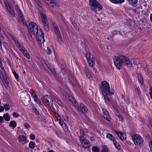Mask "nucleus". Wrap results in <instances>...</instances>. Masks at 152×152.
Segmentation results:
<instances>
[{"mask_svg":"<svg viewBox=\"0 0 152 152\" xmlns=\"http://www.w3.org/2000/svg\"><path fill=\"white\" fill-rule=\"evenodd\" d=\"M15 43V44L16 45L18 44V43L19 42L16 39H15V40H14V41H13Z\"/></svg>","mask_w":152,"mask_h":152,"instance_id":"64","label":"nucleus"},{"mask_svg":"<svg viewBox=\"0 0 152 152\" xmlns=\"http://www.w3.org/2000/svg\"><path fill=\"white\" fill-rule=\"evenodd\" d=\"M48 97H47V99H46V102L48 103L49 106L50 105H53V101L52 99V97L51 96H48Z\"/></svg>","mask_w":152,"mask_h":152,"instance_id":"18","label":"nucleus"},{"mask_svg":"<svg viewBox=\"0 0 152 152\" xmlns=\"http://www.w3.org/2000/svg\"><path fill=\"white\" fill-rule=\"evenodd\" d=\"M3 118L6 121H8L10 120V116L7 113L3 115Z\"/></svg>","mask_w":152,"mask_h":152,"instance_id":"29","label":"nucleus"},{"mask_svg":"<svg viewBox=\"0 0 152 152\" xmlns=\"http://www.w3.org/2000/svg\"><path fill=\"white\" fill-rule=\"evenodd\" d=\"M111 2L115 4H118L120 3H123L124 0H109Z\"/></svg>","mask_w":152,"mask_h":152,"instance_id":"23","label":"nucleus"},{"mask_svg":"<svg viewBox=\"0 0 152 152\" xmlns=\"http://www.w3.org/2000/svg\"><path fill=\"white\" fill-rule=\"evenodd\" d=\"M4 71H3V72L1 71V69H0V77H3V76H4Z\"/></svg>","mask_w":152,"mask_h":152,"instance_id":"49","label":"nucleus"},{"mask_svg":"<svg viewBox=\"0 0 152 152\" xmlns=\"http://www.w3.org/2000/svg\"><path fill=\"white\" fill-rule=\"evenodd\" d=\"M13 73L15 76V77L16 80H17L18 78V75L16 73L15 71L12 72Z\"/></svg>","mask_w":152,"mask_h":152,"instance_id":"48","label":"nucleus"},{"mask_svg":"<svg viewBox=\"0 0 152 152\" xmlns=\"http://www.w3.org/2000/svg\"><path fill=\"white\" fill-rule=\"evenodd\" d=\"M47 48H47V49H48L47 53H48V54H50L51 53V51L50 48H49L48 47Z\"/></svg>","mask_w":152,"mask_h":152,"instance_id":"57","label":"nucleus"},{"mask_svg":"<svg viewBox=\"0 0 152 152\" xmlns=\"http://www.w3.org/2000/svg\"><path fill=\"white\" fill-rule=\"evenodd\" d=\"M121 96L122 98L124 99V101L126 104H129L130 103V101L129 100V99L127 96H126L124 97L123 95H122Z\"/></svg>","mask_w":152,"mask_h":152,"instance_id":"28","label":"nucleus"},{"mask_svg":"<svg viewBox=\"0 0 152 152\" xmlns=\"http://www.w3.org/2000/svg\"><path fill=\"white\" fill-rule=\"evenodd\" d=\"M53 105H50L49 106H50V107L51 110L54 112H55V110L54 109L53 107L52 106Z\"/></svg>","mask_w":152,"mask_h":152,"instance_id":"60","label":"nucleus"},{"mask_svg":"<svg viewBox=\"0 0 152 152\" xmlns=\"http://www.w3.org/2000/svg\"><path fill=\"white\" fill-rule=\"evenodd\" d=\"M114 132L117 134L120 139L122 140H124L126 139V135L122 132H119L117 131H114Z\"/></svg>","mask_w":152,"mask_h":152,"instance_id":"9","label":"nucleus"},{"mask_svg":"<svg viewBox=\"0 0 152 152\" xmlns=\"http://www.w3.org/2000/svg\"><path fill=\"white\" fill-rule=\"evenodd\" d=\"M108 152V149L107 148V146L104 145L102 146V152Z\"/></svg>","mask_w":152,"mask_h":152,"instance_id":"39","label":"nucleus"},{"mask_svg":"<svg viewBox=\"0 0 152 152\" xmlns=\"http://www.w3.org/2000/svg\"><path fill=\"white\" fill-rule=\"evenodd\" d=\"M30 93L32 97H33L34 96L37 95L34 91L32 89H30Z\"/></svg>","mask_w":152,"mask_h":152,"instance_id":"38","label":"nucleus"},{"mask_svg":"<svg viewBox=\"0 0 152 152\" xmlns=\"http://www.w3.org/2000/svg\"><path fill=\"white\" fill-rule=\"evenodd\" d=\"M32 110L34 111V113L36 115H39V111L37 110L36 108L34 107V108H32Z\"/></svg>","mask_w":152,"mask_h":152,"instance_id":"44","label":"nucleus"},{"mask_svg":"<svg viewBox=\"0 0 152 152\" xmlns=\"http://www.w3.org/2000/svg\"><path fill=\"white\" fill-rule=\"evenodd\" d=\"M149 145L150 148L152 152V141H151L150 142Z\"/></svg>","mask_w":152,"mask_h":152,"instance_id":"58","label":"nucleus"},{"mask_svg":"<svg viewBox=\"0 0 152 152\" xmlns=\"http://www.w3.org/2000/svg\"><path fill=\"white\" fill-rule=\"evenodd\" d=\"M4 107L6 110H9L10 109L9 105L7 104H5L4 105Z\"/></svg>","mask_w":152,"mask_h":152,"instance_id":"40","label":"nucleus"},{"mask_svg":"<svg viewBox=\"0 0 152 152\" xmlns=\"http://www.w3.org/2000/svg\"><path fill=\"white\" fill-rule=\"evenodd\" d=\"M86 76L88 78H90L91 77V76L90 73L89 72L85 73Z\"/></svg>","mask_w":152,"mask_h":152,"instance_id":"52","label":"nucleus"},{"mask_svg":"<svg viewBox=\"0 0 152 152\" xmlns=\"http://www.w3.org/2000/svg\"><path fill=\"white\" fill-rule=\"evenodd\" d=\"M132 139L134 144L137 146H141L143 142V138L138 134H135L132 136Z\"/></svg>","mask_w":152,"mask_h":152,"instance_id":"5","label":"nucleus"},{"mask_svg":"<svg viewBox=\"0 0 152 152\" xmlns=\"http://www.w3.org/2000/svg\"><path fill=\"white\" fill-rule=\"evenodd\" d=\"M8 13H9L12 16H15V13L14 10H12V7L10 9H8V10H6Z\"/></svg>","mask_w":152,"mask_h":152,"instance_id":"25","label":"nucleus"},{"mask_svg":"<svg viewBox=\"0 0 152 152\" xmlns=\"http://www.w3.org/2000/svg\"><path fill=\"white\" fill-rule=\"evenodd\" d=\"M0 78L1 79L2 83L4 84L5 87H8V81L7 80V77L6 75V74L4 73V76L2 77H1Z\"/></svg>","mask_w":152,"mask_h":152,"instance_id":"13","label":"nucleus"},{"mask_svg":"<svg viewBox=\"0 0 152 152\" xmlns=\"http://www.w3.org/2000/svg\"><path fill=\"white\" fill-rule=\"evenodd\" d=\"M118 31H113L111 32L112 34L110 35V37L113 38V36H116L117 34H118Z\"/></svg>","mask_w":152,"mask_h":152,"instance_id":"32","label":"nucleus"},{"mask_svg":"<svg viewBox=\"0 0 152 152\" xmlns=\"http://www.w3.org/2000/svg\"><path fill=\"white\" fill-rule=\"evenodd\" d=\"M36 3L38 7H39L42 8V4L39 0L37 1V2H36Z\"/></svg>","mask_w":152,"mask_h":152,"instance_id":"50","label":"nucleus"},{"mask_svg":"<svg viewBox=\"0 0 152 152\" xmlns=\"http://www.w3.org/2000/svg\"><path fill=\"white\" fill-rule=\"evenodd\" d=\"M86 136H80V142L84 148H89L90 145L88 141L86 139Z\"/></svg>","mask_w":152,"mask_h":152,"instance_id":"8","label":"nucleus"},{"mask_svg":"<svg viewBox=\"0 0 152 152\" xmlns=\"http://www.w3.org/2000/svg\"><path fill=\"white\" fill-rule=\"evenodd\" d=\"M89 5L91 9L95 12H97L96 9L100 11L103 8L102 6L96 0H90Z\"/></svg>","mask_w":152,"mask_h":152,"instance_id":"4","label":"nucleus"},{"mask_svg":"<svg viewBox=\"0 0 152 152\" xmlns=\"http://www.w3.org/2000/svg\"><path fill=\"white\" fill-rule=\"evenodd\" d=\"M78 109L80 110L82 113H86L87 111L86 107L84 106L81 103H80V106L78 107Z\"/></svg>","mask_w":152,"mask_h":152,"instance_id":"11","label":"nucleus"},{"mask_svg":"<svg viewBox=\"0 0 152 152\" xmlns=\"http://www.w3.org/2000/svg\"><path fill=\"white\" fill-rule=\"evenodd\" d=\"M72 103L78 109V107H80L79 106L78 103L75 101H73L72 102Z\"/></svg>","mask_w":152,"mask_h":152,"instance_id":"42","label":"nucleus"},{"mask_svg":"<svg viewBox=\"0 0 152 152\" xmlns=\"http://www.w3.org/2000/svg\"><path fill=\"white\" fill-rule=\"evenodd\" d=\"M115 113L116 115L119 119L120 121L122 122H123L124 121V119H123V116L121 115L120 114L118 111H116V112Z\"/></svg>","mask_w":152,"mask_h":152,"instance_id":"22","label":"nucleus"},{"mask_svg":"<svg viewBox=\"0 0 152 152\" xmlns=\"http://www.w3.org/2000/svg\"><path fill=\"white\" fill-rule=\"evenodd\" d=\"M113 60L115 66L118 69H120L123 64L129 67L132 66V62L127 57L124 56H115Z\"/></svg>","mask_w":152,"mask_h":152,"instance_id":"2","label":"nucleus"},{"mask_svg":"<svg viewBox=\"0 0 152 152\" xmlns=\"http://www.w3.org/2000/svg\"><path fill=\"white\" fill-rule=\"evenodd\" d=\"M35 143L33 141H31L30 142L28 146L29 148L31 149H34L35 147Z\"/></svg>","mask_w":152,"mask_h":152,"instance_id":"33","label":"nucleus"},{"mask_svg":"<svg viewBox=\"0 0 152 152\" xmlns=\"http://www.w3.org/2000/svg\"><path fill=\"white\" fill-rule=\"evenodd\" d=\"M26 24L30 36L31 37L32 35L36 36L37 39L43 43L45 41L44 34L41 29L38 30V26L35 23L31 22L28 24L26 23Z\"/></svg>","mask_w":152,"mask_h":152,"instance_id":"1","label":"nucleus"},{"mask_svg":"<svg viewBox=\"0 0 152 152\" xmlns=\"http://www.w3.org/2000/svg\"><path fill=\"white\" fill-rule=\"evenodd\" d=\"M86 135L84 134V132L83 129L81 128L80 129V136H86Z\"/></svg>","mask_w":152,"mask_h":152,"instance_id":"41","label":"nucleus"},{"mask_svg":"<svg viewBox=\"0 0 152 152\" xmlns=\"http://www.w3.org/2000/svg\"><path fill=\"white\" fill-rule=\"evenodd\" d=\"M53 26L55 34L57 36V39L60 45L63 44V42L62 40L61 37V35L60 32L58 27L54 23H53Z\"/></svg>","mask_w":152,"mask_h":152,"instance_id":"7","label":"nucleus"},{"mask_svg":"<svg viewBox=\"0 0 152 152\" xmlns=\"http://www.w3.org/2000/svg\"><path fill=\"white\" fill-rule=\"evenodd\" d=\"M135 92L137 94L138 96H140V91L137 89V87H135L134 88Z\"/></svg>","mask_w":152,"mask_h":152,"instance_id":"45","label":"nucleus"},{"mask_svg":"<svg viewBox=\"0 0 152 152\" xmlns=\"http://www.w3.org/2000/svg\"><path fill=\"white\" fill-rule=\"evenodd\" d=\"M104 96L105 102L108 105L110 104V102L107 96V94H103Z\"/></svg>","mask_w":152,"mask_h":152,"instance_id":"17","label":"nucleus"},{"mask_svg":"<svg viewBox=\"0 0 152 152\" xmlns=\"http://www.w3.org/2000/svg\"><path fill=\"white\" fill-rule=\"evenodd\" d=\"M18 139L19 142L22 144H25L26 143L27 139L26 137L23 135H20L18 137Z\"/></svg>","mask_w":152,"mask_h":152,"instance_id":"10","label":"nucleus"},{"mask_svg":"<svg viewBox=\"0 0 152 152\" xmlns=\"http://www.w3.org/2000/svg\"><path fill=\"white\" fill-rule=\"evenodd\" d=\"M39 13L42 18L44 27L46 31H48L49 30V28L46 16L43 12L40 11Z\"/></svg>","mask_w":152,"mask_h":152,"instance_id":"6","label":"nucleus"},{"mask_svg":"<svg viewBox=\"0 0 152 152\" xmlns=\"http://www.w3.org/2000/svg\"><path fill=\"white\" fill-rule=\"evenodd\" d=\"M54 100L55 102L57 103L60 106H62V102L58 99L55 97L54 98Z\"/></svg>","mask_w":152,"mask_h":152,"instance_id":"36","label":"nucleus"},{"mask_svg":"<svg viewBox=\"0 0 152 152\" xmlns=\"http://www.w3.org/2000/svg\"><path fill=\"white\" fill-rule=\"evenodd\" d=\"M85 56L87 61H88V59H90V58H91L92 57H91V53L89 52H86Z\"/></svg>","mask_w":152,"mask_h":152,"instance_id":"31","label":"nucleus"},{"mask_svg":"<svg viewBox=\"0 0 152 152\" xmlns=\"http://www.w3.org/2000/svg\"><path fill=\"white\" fill-rule=\"evenodd\" d=\"M103 111V116L104 115H107L108 113V111L107 110L105 109H103L102 110Z\"/></svg>","mask_w":152,"mask_h":152,"instance_id":"47","label":"nucleus"},{"mask_svg":"<svg viewBox=\"0 0 152 152\" xmlns=\"http://www.w3.org/2000/svg\"><path fill=\"white\" fill-rule=\"evenodd\" d=\"M5 7L6 10H8V9H10L11 6H10L9 4L8 3L7 0H5L4 1Z\"/></svg>","mask_w":152,"mask_h":152,"instance_id":"27","label":"nucleus"},{"mask_svg":"<svg viewBox=\"0 0 152 152\" xmlns=\"http://www.w3.org/2000/svg\"><path fill=\"white\" fill-rule=\"evenodd\" d=\"M16 11L17 13L18 14V15L20 16V18H22V20L23 22V23L24 24V19L23 18V16L20 9H18L17 11Z\"/></svg>","mask_w":152,"mask_h":152,"instance_id":"19","label":"nucleus"},{"mask_svg":"<svg viewBox=\"0 0 152 152\" xmlns=\"http://www.w3.org/2000/svg\"><path fill=\"white\" fill-rule=\"evenodd\" d=\"M129 4L132 6L136 7L137 5L138 0H127Z\"/></svg>","mask_w":152,"mask_h":152,"instance_id":"14","label":"nucleus"},{"mask_svg":"<svg viewBox=\"0 0 152 152\" xmlns=\"http://www.w3.org/2000/svg\"><path fill=\"white\" fill-rule=\"evenodd\" d=\"M84 71L85 73L89 72L88 69L86 66L84 67Z\"/></svg>","mask_w":152,"mask_h":152,"instance_id":"56","label":"nucleus"},{"mask_svg":"<svg viewBox=\"0 0 152 152\" xmlns=\"http://www.w3.org/2000/svg\"><path fill=\"white\" fill-rule=\"evenodd\" d=\"M48 1L51 6L53 7L56 6H58V3L56 0H46Z\"/></svg>","mask_w":152,"mask_h":152,"instance_id":"15","label":"nucleus"},{"mask_svg":"<svg viewBox=\"0 0 152 152\" xmlns=\"http://www.w3.org/2000/svg\"><path fill=\"white\" fill-rule=\"evenodd\" d=\"M59 123L63 127H65V129L67 130V129L66 127V124L64 123V122L63 120H60V121L59 122Z\"/></svg>","mask_w":152,"mask_h":152,"instance_id":"35","label":"nucleus"},{"mask_svg":"<svg viewBox=\"0 0 152 152\" xmlns=\"http://www.w3.org/2000/svg\"><path fill=\"white\" fill-rule=\"evenodd\" d=\"M15 7L16 11H17L18 9H20L18 4L15 5Z\"/></svg>","mask_w":152,"mask_h":152,"instance_id":"63","label":"nucleus"},{"mask_svg":"<svg viewBox=\"0 0 152 152\" xmlns=\"http://www.w3.org/2000/svg\"><path fill=\"white\" fill-rule=\"evenodd\" d=\"M32 98L34 99V101H36L37 104H38L39 105H42V103L41 102V101L39 99L37 95H35V96H34L32 97Z\"/></svg>","mask_w":152,"mask_h":152,"instance_id":"20","label":"nucleus"},{"mask_svg":"<svg viewBox=\"0 0 152 152\" xmlns=\"http://www.w3.org/2000/svg\"><path fill=\"white\" fill-rule=\"evenodd\" d=\"M149 93L151 96V98L152 99V87H151L150 88Z\"/></svg>","mask_w":152,"mask_h":152,"instance_id":"53","label":"nucleus"},{"mask_svg":"<svg viewBox=\"0 0 152 152\" xmlns=\"http://www.w3.org/2000/svg\"><path fill=\"white\" fill-rule=\"evenodd\" d=\"M9 125L10 127L15 128L17 126L16 123V121H12L10 122Z\"/></svg>","mask_w":152,"mask_h":152,"instance_id":"26","label":"nucleus"},{"mask_svg":"<svg viewBox=\"0 0 152 152\" xmlns=\"http://www.w3.org/2000/svg\"><path fill=\"white\" fill-rule=\"evenodd\" d=\"M20 50L27 58H30V56L24 47H23V48L21 49Z\"/></svg>","mask_w":152,"mask_h":152,"instance_id":"12","label":"nucleus"},{"mask_svg":"<svg viewBox=\"0 0 152 152\" xmlns=\"http://www.w3.org/2000/svg\"><path fill=\"white\" fill-rule=\"evenodd\" d=\"M110 88L109 84L106 81L104 80L101 82L100 89L103 94H107L110 96L113 95L112 90H110Z\"/></svg>","mask_w":152,"mask_h":152,"instance_id":"3","label":"nucleus"},{"mask_svg":"<svg viewBox=\"0 0 152 152\" xmlns=\"http://www.w3.org/2000/svg\"><path fill=\"white\" fill-rule=\"evenodd\" d=\"M12 115L14 117L16 118L18 117L19 115V114L16 112L13 113Z\"/></svg>","mask_w":152,"mask_h":152,"instance_id":"46","label":"nucleus"},{"mask_svg":"<svg viewBox=\"0 0 152 152\" xmlns=\"http://www.w3.org/2000/svg\"><path fill=\"white\" fill-rule=\"evenodd\" d=\"M106 137L113 142L115 140L113 135L110 133H108L107 134Z\"/></svg>","mask_w":152,"mask_h":152,"instance_id":"24","label":"nucleus"},{"mask_svg":"<svg viewBox=\"0 0 152 152\" xmlns=\"http://www.w3.org/2000/svg\"><path fill=\"white\" fill-rule=\"evenodd\" d=\"M4 110V108L2 106H0V112H1Z\"/></svg>","mask_w":152,"mask_h":152,"instance_id":"61","label":"nucleus"},{"mask_svg":"<svg viewBox=\"0 0 152 152\" xmlns=\"http://www.w3.org/2000/svg\"><path fill=\"white\" fill-rule=\"evenodd\" d=\"M87 61L90 66L92 67L94 65L95 58L92 56L91 58H90V59H88Z\"/></svg>","mask_w":152,"mask_h":152,"instance_id":"16","label":"nucleus"},{"mask_svg":"<svg viewBox=\"0 0 152 152\" xmlns=\"http://www.w3.org/2000/svg\"><path fill=\"white\" fill-rule=\"evenodd\" d=\"M72 23L73 26L76 28V29H77V26L76 25H75L76 24L74 23V22L73 21H72Z\"/></svg>","mask_w":152,"mask_h":152,"instance_id":"62","label":"nucleus"},{"mask_svg":"<svg viewBox=\"0 0 152 152\" xmlns=\"http://www.w3.org/2000/svg\"><path fill=\"white\" fill-rule=\"evenodd\" d=\"M93 152H99V148L96 146H94L92 148Z\"/></svg>","mask_w":152,"mask_h":152,"instance_id":"37","label":"nucleus"},{"mask_svg":"<svg viewBox=\"0 0 152 152\" xmlns=\"http://www.w3.org/2000/svg\"><path fill=\"white\" fill-rule=\"evenodd\" d=\"M137 77L139 81L141 84H142L143 83V78L142 77L141 75L140 74H138Z\"/></svg>","mask_w":152,"mask_h":152,"instance_id":"30","label":"nucleus"},{"mask_svg":"<svg viewBox=\"0 0 152 152\" xmlns=\"http://www.w3.org/2000/svg\"><path fill=\"white\" fill-rule=\"evenodd\" d=\"M113 144H114L115 148L118 150H120L121 149V146L119 143L118 142L115 140L113 142Z\"/></svg>","mask_w":152,"mask_h":152,"instance_id":"21","label":"nucleus"},{"mask_svg":"<svg viewBox=\"0 0 152 152\" xmlns=\"http://www.w3.org/2000/svg\"><path fill=\"white\" fill-rule=\"evenodd\" d=\"M104 118L107 121H110L111 120L110 116L109 113L104 116Z\"/></svg>","mask_w":152,"mask_h":152,"instance_id":"34","label":"nucleus"},{"mask_svg":"<svg viewBox=\"0 0 152 152\" xmlns=\"http://www.w3.org/2000/svg\"><path fill=\"white\" fill-rule=\"evenodd\" d=\"M24 126L27 129H28L30 128V126L27 123H26L24 124Z\"/></svg>","mask_w":152,"mask_h":152,"instance_id":"54","label":"nucleus"},{"mask_svg":"<svg viewBox=\"0 0 152 152\" xmlns=\"http://www.w3.org/2000/svg\"><path fill=\"white\" fill-rule=\"evenodd\" d=\"M30 138L31 140H34L35 138V136L34 134H31L30 135Z\"/></svg>","mask_w":152,"mask_h":152,"instance_id":"55","label":"nucleus"},{"mask_svg":"<svg viewBox=\"0 0 152 152\" xmlns=\"http://www.w3.org/2000/svg\"><path fill=\"white\" fill-rule=\"evenodd\" d=\"M4 120L2 116H0V123H2Z\"/></svg>","mask_w":152,"mask_h":152,"instance_id":"59","label":"nucleus"},{"mask_svg":"<svg viewBox=\"0 0 152 152\" xmlns=\"http://www.w3.org/2000/svg\"><path fill=\"white\" fill-rule=\"evenodd\" d=\"M65 96L69 100H71V96H70L68 93H66L65 94Z\"/></svg>","mask_w":152,"mask_h":152,"instance_id":"51","label":"nucleus"},{"mask_svg":"<svg viewBox=\"0 0 152 152\" xmlns=\"http://www.w3.org/2000/svg\"><path fill=\"white\" fill-rule=\"evenodd\" d=\"M17 47L20 50L21 49L23 48V47H24L20 43H19L16 45Z\"/></svg>","mask_w":152,"mask_h":152,"instance_id":"43","label":"nucleus"}]
</instances>
